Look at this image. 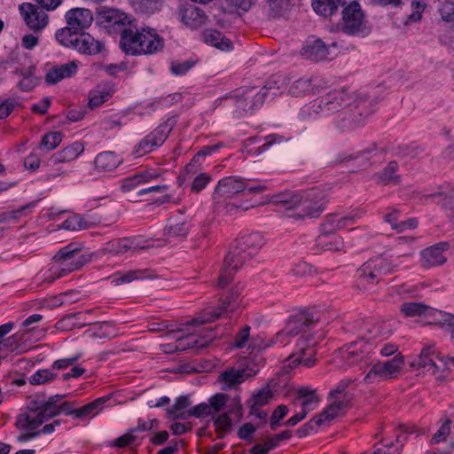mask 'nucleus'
<instances>
[{"label":"nucleus","mask_w":454,"mask_h":454,"mask_svg":"<svg viewBox=\"0 0 454 454\" xmlns=\"http://www.w3.org/2000/svg\"><path fill=\"white\" fill-rule=\"evenodd\" d=\"M449 244L446 242L438 243L429 247L421 252L422 265L425 268L440 266L446 262L447 258L443 252L449 249Z\"/></svg>","instance_id":"6ab92c4d"},{"label":"nucleus","mask_w":454,"mask_h":454,"mask_svg":"<svg viewBox=\"0 0 454 454\" xmlns=\"http://www.w3.org/2000/svg\"><path fill=\"white\" fill-rule=\"evenodd\" d=\"M315 82L316 80L312 78H301L292 85L290 92L295 97L314 94L316 92Z\"/></svg>","instance_id":"79ce46f5"},{"label":"nucleus","mask_w":454,"mask_h":454,"mask_svg":"<svg viewBox=\"0 0 454 454\" xmlns=\"http://www.w3.org/2000/svg\"><path fill=\"white\" fill-rule=\"evenodd\" d=\"M403 365L404 356L402 353H397L391 360L374 364L371 368V372L382 380H390L396 378L401 373Z\"/></svg>","instance_id":"dca6fc26"},{"label":"nucleus","mask_w":454,"mask_h":454,"mask_svg":"<svg viewBox=\"0 0 454 454\" xmlns=\"http://www.w3.org/2000/svg\"><path fill=\"white\" fill-rule=\"evenodd\" d=\"M276 203L283 204L286 209L291 211L290 216L296 219L317 217L324 210L322 196L319 192L311 191L303 195L282 194L276 197Z\"/></svg>","instance_id":"f03ea898"},{"label":"nucleus","mask_w":454,"mask_h":454,"mask_svg":"<svg viewBox=\"0 0 454 454\" xmlns=\"http://www.w3.org/2000/svg\"><path fill=\"white\" fill-rule=\"evenodd\" d=\"M240 295L241 288L239 286L232 287L223 301L221 307L205 309L198 317L192 321V324L194 325H204L219 318L227 311L235 310L242 301Z\"/></svg>","instance_id":"423d86ee"},{"label":"nucleus","mask_w":454,"mask_h":454,"mask_svg":"<svg viewBox=\"0 0 454 454\" xmlns=\"http://www.w3.org/2000/svg\"><path fill=\"white\" fill-rule=\"evenodd\" d=\"M338 48L339 45L336 42L325 43L321 39L311 36L305 41L300 52L301 55L306 59L318 62L326 59H332L334 56H336L334 50Z\"/></svg>","instance_id":"0eeeda50"},{"label":"nucleus","mask_w":454,"mask_h":454,"mask_svg":"<svg viewBox=\"0 0 454 454\" xmlns=\"http://www.w3.org/2000/svg\"><path fill=\"white\" fill-rule=\"evenodd\" d=\"M67 27L65 28H89L93 22V14L86 8H72L65 14Z\"/></svg>","instance_id":"a211bd4d"},{"label":"nucleus","mask_w":454,"mask_h":454,"mask_svg":"<svg viewBox=\"0 0 454 454\" xmlns=\"http://www.w3.org/2000/svg\"><path fill=\"white\" fill-rule=\"evenodd\" d=\"M215 431L218 439L223 438L231 430L232 421L227 413L219 415L214 420Z\"/></svg>","instance_id":"09e8293b"},{"label":"nucleus","mask_w":454,"mask_h":454,"mask_svg":"<svg viewBox=\"0 0 454 454\" xmlns=\"http://www.w3.org/2000/svg\"><path fill=\"white\" fill-rule=\"evenodd\" d=\"M142 43L139 55L153 54L163 48V40L152 30H142Z\"/></svg>","instance_id":"f704fd0d"},{"label":"nucleus","mask_w":454,"mask_h":454,"mask_svg":"<svg viewBox=\"0 0 454 454\" xmlns=\"http://www.w3.org/2000/svg\"><path fill=\"white\" fill-rule=\"evenodd\" d=\"M77 32L78 30H58L56 38L60 44L74 48V41L77 40Z\"/></svg>","instance_id":"052dcab7"},{"label":"nucleus","mask_w":454,"mask_h":454,"mask_svg":"<svg viewBox=\"0 0 454 454\" xmlns=\"http://www.w3.org/2000/svg\"><path fill=\"white\" fill-rule=\"evenodd\" d=\"M83 152V144L76 141L51 155L50 161L52 165L71 162L78 158V156L81 155Z\"/></svg>","instance_id":"cd10ccee"},{"label":"nucleus","mask_w":454,"mask_h":454,"mask_svg":"<svg viewBox=\"0 0 454 454\" xmlns=\"http://www.w3.org/2000/svg\"><path fill=\"white\" fill-rule=\"evenodd\" d=\"M329 402L325 409L317 416L307 423V427L311 430L316 427L327 424L334 419L343 415L346 410L349 407L352 395L351 394H336L330 391L327 396Z\"/></svg>","instance_id":"39448f33"},{"label":"nucleus","mask_w":454,"mask_h":454,"mask_svg":"<svg viewBox=\"0 0 454 454\" xmlns=\"http://www.w3.org/2000/svg\"><path fill=\"white\" fill-rule=\"evenodd\" d=\"M436 356L434 345H426L419 354L418 360L410 363V367L425 375Z\"/></svg>","instance_id":"c756f323"},{"label":"nucleus","mask_w":454,"mask_h":454,"mask_svg":"<svg viewBox=\"0 0 454 454\" xmlns=\"http://www.w3.org/2000/svg\"><path fill=\"white\" fill-rule=\"evenodd\" d=\"M201 38L207 44L222 51L231 50L232 48V42L225 37L220 30H203Z\"/></svg>","instance_id":"c9c22d12"},{"label":"nucleus","mask_w":454,"mask_h":454,"mask_svg":"<svg viewBox=\"0 0 454 454\" xmlns=\"http://www.w3.org/2000/svg\"><path fill=\"white\" fill-rule=\"evenodd\" d=\"M364 14L360 4L353 1L342 10V28H359L363 24Z\"/></svg>","instance_id":"a878e982"},{"label":"nucleus","mask_w":454,"mask_h":454,"mask_svg":"<svg viewBox=\"0 0 454 454\" xmlns=\"http://www.w3.org/2000/svg\"><path fill=\"white\" fill-rule=\"evenodd\" d=\"M13 328L12 323H7L0 325V352H8L12 350L11 344L12 338L4 339Z\"/></svg>","instance_id":"680f3d73"},{"label":"nucleus","mask_w":454,"mask_h":454,"mask_svg":"<svg viewBox=\"0 0 454 454\" xmlns=\"http://www.w3.org/2000/svg\"><path fill=\"white\" fill-rule=\"evenodd\" d=\"M405 317H421L433 314L434 311L429 306L420 302H404L400 307Z\"/></svg>","instance_id":"58836bf2"},{"label":"nucleus","mask_w":454,"mask_h":454,"mask_svg":"<svg viewBox=\"0 0 454 454\" xmlns=\"http://www.w3.org/2000/svg\"><path fill=\"white\" fill-rule=\"evenodd\" d=\"M265 239L260 232H252L240 236L237 239V247L251 257L264 245Z\"/></svg>","instance_id":"bb28decb"},{"label":"nucleus","mask_w":454,"mask_h":454,"mask_svg":"<svg viewBox=\"0 0 454 454\" xmlns=\"http://www.w3.org/2000/svg\"><path fill=\"white\" fill-rule=\"evenodd\" d=\"M191 403L187 396H180L176 400L175 404L168 410V414L173 419H185L189 418L187 415V408L190 406Z\"/></svg>","instance_id":"49530a36"},{"label":"nucleus","mask_w":454,"mask_h":454,"mask_svg":"<svg viewBox=\"0 0 454 454\" xmlns=\"http://www.w3.org/2000/svg\"><path fill=\"white\" fill-rule=\"evenodd\" d=\"M106 402V398H98L78 409H74L72 403H70V412L69 415H73L74 418H86L90 416H95L103 407Z\"/></svg>","instance_id":"e433bc0d"},{"label":"nucleus","mask_w":454,"mask_h":454,"mask_svg":"<svg viewBox=\"0 0 454 454\" xmlns=\"http://www.w3.org/2000/svg\"><path fill=\"white\" fill-rule=\"evenodd\" d=\"M142 30H122L120 40L121 50L129 55H139L142 49Z\"/></svg>","instance_id":"b1692460"},{"label":"nucleus","mask_w":454,"mask_h":454,"mask_svg":"<svg viewBox=\"0 0 454 454\" xmlns=\"http://www.w3.org/2000/svg\"><path fill=\"white\" fill-rule=\"evenodd\" d=\"M341 216L330 215L322 224V231L333 233L334 231L344 229Z\"/></svg>","instance_id":"e2e57ef3"},{"label":"nucleus","mask_w":454,"mask_h":454,"mask_svg":"<svg viewBox=\"0 0 454 454\" xmlns=\"http://www.w3.org/2000/svg\"><path fill=\"white\" fill-rule=\"evenodd\" d=\"M316 341L309 340L302 335L299 339L298 348L299 351L295 354L289 356L287 358L289 367H294L301 364L305 367H311L316 364Z\"/></svg>","instance_id":"ddd939ff"},{"label":"nucleus","mask_w":454,"mask_h":454,"mask_svg":"<svg viewBox=\"0 0 454 454\" xmlns=\"http://www.w3.org/2000/svg\"><path fill=\"white\" fill-rule=\"evenodd\" d=\"M442 19L446 22L454 21V3L445 2L439 10Z\"/></svg>","instance_id":"774afa93"},{"label":"nucleus","mask_w":454,"mask_h":454,"mask_svg":"<svg viewBox=\"0 0 454 454\" xmlns=\"http://www.w3.org/2000/svg\"><path fill=\"white\" fill-rule=\"evenodd\" d=\"M317 246L324 251L346 253L345 243L340 236L321 231L317 237Z\"/></svg>","instance_id":"7c9ffc66"},{"label":"nucleus","mask_w":454,"mask_h":454,"mask_svg":"<svg viewBox=\"0 0 454 454\" xmlns=\"http://www.w3.org/2000/svg\"><path fill=\"white\" fill-rule=\"evenodd\" d=\"M96 22L98 26L104 27V28L114 27H129L132 28L137 27L136 20L131 15L120 9L106 6L98 9Z\"/></svg>","instance_id":"1a4fd4ad"},{"label":"nucleus","mask_w":454,"mask_h":454,"mask_svg":"<svg viewBox=\"0 0 454 454\" xmlns=\"http://www.w3.org/2000/svg\"><path fill=\"white\" fill-rule=\"evenodd\" d=\"M148 277L147 270H135L127 272H117L114 276V282L116 285L130 283L134 280L144 279Z\"/></svg>","instance_id":"c03bdc74"},{"label":"nucleus","mask_w":454,"mask_h":454,"mask_svg":"<svg viewBox=\"0 0 454 454\" xmlns=\"http://www.w3.org/2000/svg\"><path fill=\"white\" fill-rule=\"evenodd\" d=\"M76 71L77 65L74 61H71L50 69L46 74L45 80L48 83L54 84L64 78L71 77Z\"/></svg>","instance_id":"72a5a7b5"},{"label":"nucleus","mask_w":454,"mask_h":454,"mask_svg":"<svg viewBox=\"0 0 454 454\" xmlns=\"http://www.w3.org/2000/svg\"><path fill=\"white\" fill-rule=\"evenodd\" d=\"M380 180L384 184H398L401 176L398 174V164L395 161H390L379 176Z\"/></svg>","instance_id":"de8ad7c7"},{"label":"nucleus","mask_w":454,"mask_h":454,"mask_svg":"<svg viewBox=\"0 0 454 454\" xmlns=\"http://www.w3.org/2000/svg\"><path fill=\"white\" fill-rule=\"evenodd\" d=\"M399 219V213L397 211L390 212L386 215V221L389 223L394 229H399L400 231H403L406 228H415L418 225L415 219H410L397 223Z\"/></svg>","instance_id":"864d4df0"},{"label":"nucleus","mask_w":454,"mask_h":454,"mask_svg":"<svg viewBox=\"0 0 454 454\" xmlns=\"http://www.w3.org/2000/svg\"><path fill=\"white\" fill-rule=\"evenodd\" d=\"M320 321V314L314 309H305L291 316L286 325L288 334H297Z\"/></svg>","instance_id":"4468645a"},{"label":"nucleus","mask_w":454,"mask_h":454,"mask_svg":"<svg viewBox=\"0 0 454 454\" xmlns=\"http://www.w3.org/2000/svg\"><path fill=\"white\" fill-rule=\"evenodd\" d=\"M169 121L170 120L158 126L149 135L137 144L134 147V153L137 157H141L160 146L168 138L172 129L173 123H169Z\"/></svg>","instance_id":"9d476101"},{"label":"nucleus","mask_w":454,"mask_h":454,"mask_svg":"<svg viewBox=\"0 0 454 454\" xmlns=\"http://www.w3.org/2000/svg\"><path fill=\"white\" fill-rule=\"evenodd\" d=\"M369 266L364 263L356 272L354 286L358 290H365L369 284Z\"/></svg>","instance_id":"bf43d9fd"},{"label":"nucleus","mask_w":454,"mask_h":454,"mask_svg":"<svg viewBox=\"0 0 454 454\" xmlns=\"http://www.w3.org/2000/svg\"><path fill=\"white\" fill-rule=\"evenodd\" d=\"M29 207L28 205L23 206L17 210L4 212L0 215V238L4 234V231L10 227L11 223H16L22 214Z\"/></svg>","instance_id":"37998d69"},{"label":"nucleus","mask_w":454,"mask_h":454,"mask_svg":"<svg viewBox=\"0 0 454 454\" xmlns=\"http://www.w3.org/2000/svg\"><path fill=\"white\" fill-rule=\"evenodd\" d=\"M34 66H29L27 68H24L20 71L21 79L20 80L18 86L21 90L29 91L37 84V80L34 75Z\"/></svg>","instance_id":"a18cd8bd"},{"label":"nucleus","mask_w":454,"mask_h":454,"mask_svg":"<svg viewBox=\"0 0 454 454\" xmlns=\"http://www.w3.org/2000/svg\"><path fill=\"white\" fill-rule=\"evenodd\" d=\"M56 378V374L48 369L38 370L29 377L31 385H41L51 382Z\"/></svg>","instance_id":"6e6d98bb"},{"label":"nucleus","mask_w":454,"mask_h":454,"mask_svg":"<svg viewBox=\"0 0 454 454\" xmlns=\"http://www.w3.org/2000/svg\"><path fill=\"white\" fill-rule=\"evenodd\" d=\"M454 368V356L447 357L437 355L432 365L427 370L426 376L442 382L447 378V373Z\"/></svg>","instance_id":"5701e85b"},{"label":"nucleus","mask_w":454,"mask_h":454,"mask_svg":"<svg viewBox=\"0 0 454 454\" xmlns=\"http://www.w3.org/2000/svg\"><path fill=\"white\" fill-rule=\"evenodd\" d=\"M19 12L28 28H45L49 24V16L45 11L35 4L23 3Z\"/></svg>","instance_id":"2eb2a0df"},{"label":"nucleus","mask_w":454,"mask_h":454,"mask_svg":"<svg viewBox=\"0 0 454 454\" xmlns=\"http://www.w3.org/2000/svg\"><path fill=\"white\" fill-rule=\"evenodd\" d=\"M82 247L71 243L61 248L54 256L53 262L45 273V280L53 282L70 272L77 270L90 261L89 254H81Z\"/></svg>","instance_id":"f257e3e1"},{"label":"nucleus","mask_w":454,"mask_h":454,"mask_svg":"<svg viewBox=\"0 0 454 454\" xmlns=\"http://www.w3.org/2000/svg\"><path fill=\"white\" fill-rule=\"evenodd\" d=\"M196 62V60L192 59H188L184 62L172 61L170 70L175 75H184L195 66Z\"/></svg>","instance_id":"0e129e2a"},{"label":"nucleus","mask_w":454,"mask_h":454,"mask_svg":"<svg viewBox=\"0 0 454 454\" xmlns=\"http://www.w3.org/2000/svg\"><path fill=\"white\" fill-rule=\"evenodd\" d=\"M355 100V95L343 88L330 91L325 98L323 111L327 114L335 113L349 106Z\"/></svg>","instance_id":"f3484780"},{"label":"nucleus","mask_w":454,"mask_h":454,"mask_svg":"<svg viewBox=\"0 0 454 454\" xmlns=\"http://www.w3.org/2000/svg\"><path fill=\"white\" fill-rule=\"evenodd\" d=\"M179 17L181 22L184 26L191 27H200L207 20L204 12L191 4H183L179 5Z\"/></svg>","instance_id":"aec40b11"},{"label":"nucleus","mask_w":454,"mask_h":454,"mask_svg":"<svg viewBox=\"0 0 454 454\" xmlns=\"http://www.w3.org/2000/svg\"><path fill=\"white\" fill-rule=\"evenodd\" d=\"M160 173L150 170L142 171L121 180V188L123 192H129L142 184L157 179Z\"/></svg>","instance_id":"473e14b6"},{"label":"nucleus","mask_w":454,"mask_h":454,"mask_svg":"<svg viewBox=\"0 0 454 454\" xmlns=\"http://www.w3.org/2000/svg\"><path fill=\"white\" fill-rule=\"evenodd\" d=\"M112 94L110 90L106 89H96L90 91V97H89V105L91 108L93 107H98L103 103L106 102L110 98Z\"/></svg>","instance_id":"5fc2aeb1"},{"label":"nucleus","mask_w":454,"mask_h":454,"mask_svg":"<svg viewBox=\"0 0 454 454\" xmlns=\"http://www.w3.org/2000/svg\"><path fill=\"white\" fill-rule=\"evenodd\" d=\"M247 184L237 176H226L220 179L215 187L213 200L216 205L221 203L223 199H231L245 191Z\"/></svg>","instance_id":"f8f14e48"},{"label":"nucleus","mask_w":454,"mask_h":454,"mask_svg":"<svg viewBox=\"0 0 454 454\" xmlns=\"http://www.w3.org/2000/svg\"><path fill=\"white\" fill-rule=\"evenodd\" d=\"M44 422L35 404L29 403L27 411L18 415L16 419L15 426L20 431L17 436L18 441L25 442L41 434H51L55 431L56 427L60 425L59 419L43 426Z\"/></svg>","instance_id":"7ed1b4c3"},{"label":"nucleus","mask_w":454,"mask_h":454,"mask_svg":"<svg viewBox=\"0 0 454 454\" xmlns=\"http://www.w3.org/2000/svg\"><path fill=\"white\" fill-rule=\"evenodd\" d=\"M228 400V395L222 393H218L210 397L208 405L211 407V413L219 412L225 406Z\"/></svg>","instance_id":"69168bd1"},{"label":"nucleus","mask_w":454,"mask_h":454,"mask_svg":"<svg viewBox=\"0 0 454 454\" xmlns=\"http://www.w3.org/2000/svg\"><path fill=\"white\" fill-rule=\"evenodd\" d=\"M251 257L244 253L237 246L232 248L225 256L224 267L230 270L236 271L240 269Z\"/></svg>","instance_id":"4c0bfd02"},{"label":"nucleus","mask_w":454,"mask_h":454,"mask_svg":"<svg viewBox=\"0 0 454 454\" xmlns=\"http://www.w3.org/2000/svg\"><path fill=\"white\" fill-rule=\"evenodd\" d=\"M122 162V158L111 151L98 153L94 160L95 168L98 172H110L114 170Z\"/></svg>","instance_id":"c85d7f7f"},{"label":"nucleus","mask_w":454,"mask_h":454,"mask_svg":"<svg viewBox=\"0 0 454 454\" xmlns=\"http://www.w3.org/2000/svg\"><path fill=\"white\" fill-rule=\"evenodd\" d=\"M62 139L63 134L61 132H49L43 137L39 147L46 151H51L61 143Z\"/></svg>","instance_id":"603ef678"},{"label":"nucleus","mask_w":454,"mask_h":454,"mask_svg":"<svg viewBox=\"0 0 454 454\" xmlns=\"http://www.w3.org/2000/svg\"><path fill=\"white\" fill-rule=\"evenodd\" d=\"M450 424L451 421L450 419L445 420L437 432L432 436L431 442L436 444L445 441L450 434Z\"/></svg>","instance_id":"338daca9"},{"label":"nucleus","mask_w":454,"mask_h":454,"mask_svg":"<svg viewBox=\"0 0 454 454\" xmlns=\"http://www.w3.org/2000/svg\"><path fill=\"white\" fill-rule=\"evenodd\" d=\"M278 86L272 85L269 82L263 88L256 86H244L235 90L230 94V98L234 100L238 109L243 112H251L262 106L266 96L270 90L271 96H277L279 90Z\"/></svg>","instance_id":"20e7f679"},{"label":"nucleus","mask_w":454,"mask_h":454,"mask_svg":"<svg viewBox=\"0 0 454 454\" xmlns=\"http://www.w3.org/2000/svg\"><path fill=\"white\" fill-rule=\"evenodd\" d=\"M189 230H190V225L188 223H185V222L169 224L165 229V236L168 239L184 238L188 234Z\"/></svg>","instance_id":"8fccbe9b"},{"label":"nucleus","mask_w":454,"mask_h":454,"mask_svg":"<svg viewBox=\"0 0 454 454\" xmlns=\"http://www.w3.org/2000/svg\"><path fill=\"white\" fill-rule=\"evenodd\" d=\"M368 355V341L365 339H361L340 348L336 358L345 362V364L342 366L344 369L358 364H361V368L366 369Z\"/></svg>","instance_id":"6e6552de"},{"label":"nucleus","mask_w":454,"mask_h":454,"mask_svg":"<svg viewBox=\"0 0 454 454\" xmlns=\"http://www.w3.org/2000/svg\"><path fill=\"white\" fill-rule=\"evenodd\" d=\"M102 45L88 33L78 30L77 40L74 41V49L86 54H96L101 51Z\"/></svg>","instance_id":"2f4dec72"},{"label":"nucleus","mask_w":454,"mask_h":454,"mask_svg":"<svg viewBox=\"0 0 454 454\" xmlns=\"http://www.w3.org/2000/svg\"><path fill=\"white\" fill-rule=\"evenodd\" d=\"M272 398L273 391L267 386L261 388L252 395V397L247 401V406L249 409L256 411L257 408H262L267 405Z\"/></svg>","instance_id":"ea45409f"},{"label":"nucleus","mask_w":454,"mask_h":454,"mask_svg":"<svg viewBox=\"0 0 454 454\" xmlns=\"http://www.w3.org/2000/svg\"><path fill=\"white\" fill-rule=\"evenodd\" d=\"M145 246H141L136 238L115 239L107 242L103 247L105 254L116 255L125 254L129 251H137L145 249Z\"/></svg>","instance_id":"412c9836"},{"label":"nucleus","mask_w":454,"mask_h":454,"mask_svg":"<svg viewBox=\"0 0 454 454\" xmlns=\"http://www.w3.org/2000/svg\"><path fill=\"white\" fill-rule=\"evenodd\" d=\"M256 371H253L252 369H235L231 368L230 370H226L223 372L219 375V381L224 384L223 389L234 387L242 382H244L247 378L254 375Z\"/></svg>","instance_id":"393cba45"},{"label":"nucleus","mask_w":454,"mask_h":454,"mask_svg":"<svg viewBox=\"0 0 454 454\" xmlns=\"http://www.w3.org/2000/svg\"><path fill=\"white\" fill-rule=\"evenodd\" d=\"M90 223L83 218L74 215L63 222L62 227L69 231L85 230L90 227Z\"/></svg>","instance_id":"13d9d810"},{"label":"nucleus","mask_w":454,"mask_h":454,"mask_svg":"<svg viewBox=\"0 0 454 454\" xmlns=\"http://www.w3.org/2000/svg\"><path fill=\"white\" fill-rule=\"evenodd\" d=\"M320 403V397L316 389L309 387H301L297 389L294 403L300 405L301 411L308 414L317 408Z\"/></svg>","instance_id":"4be33fe9"},{"label":"nucleus","mask_w":454,"mask_h":454,"mask_svg":"<svg viewBox=\"0 0 454 454\" xmlns=\"http://www.w3.org/2000/svg\"><path fill=\"white\" fill-rule=\"evenodd\" d=\"M345 0H312L314 11L320 15H332L340 5H344Z\"/></svg>","instance_id":"a19ab883"},{"label":"nucleus","mask_w":454,"mask_h":454,"mask_svg":"<svg viewBox=\"0 0 454 454\" xmlns=\"http://www.w3.org/2000/svg\"><path fill=\"white\" fill-rule=\"evenodd\" d=\"M211 149L204 148L200 151L196 155L193 156L190 163H188L184 169L183 176L184 178H189L194 175H196L200 170L199 160L200 156H206L210 153Z\"/></svg>","instance_id":"3c124183"},{"label":"nucleus","mask_w":454,"mask_h":454,"mask_svg":"<svg viewBox=\"0 0 454 454\" xmlns=\"http://www.w3.org/2000/svg\"><path fill=\"white\" fill-rule=\"evenodd\" d=\"M64 395H56L49 397L47 400H33L30 403L35 404L36 411L46 422L48 419L61 413L69 415L70 403L62 402Z\"/></svg>","instance_id":"9b49d317"},{"label":"nucleus","mask_w":454,"mask_h":454,"mask_svg":"<svg viewBox=\"0 0 454 454\" xmlns=\"http://www.w3.org/2000/svg\"><path fill=\"white\" fill-rule=\"evenodd\" d=\"M211 181V175L205 172L197 174L191 184V192L200 193Z\"/></svg>","instance_id":"4d7b16f0"}]
</instances>
